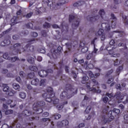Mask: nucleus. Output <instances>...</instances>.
<instances>
[{
    "label": "nucleus",
    "instance_id": "64",
    "mask_svg": "<svg viewBox=\"0 0 128 128\" xmlns=\"http://www.w3.org/2000/svg\"><path fill=\"white\" fill-rule=\"evenodd\" d=\"M88 68H94V64L92 63H90L88 65Z\"/></svg>",
    "mask_w": 128,
    "mask_h": 128
},
{
    "label": "nucleus",
    "instance_id": "36",
    "mask_svg": "<svg viewBox=\"0 0 128 128\" xmlns=\"http://www.w3.org/2000/svg\"><path fill=\"white\" fill-rule=\"evenodd\" d=\"M26 28H31L32 29V28H34V24L32 22H29L26 25Z\"/></svg>",
    "mask_w": 128,
    "mask_h": 128
},
{
    "label": "nucleus",
    "instance_id": "61",
    "mask_svg": "<svg viewBox=\"0 0 128 128\" xmlns=\"http://www.w3.org/2000/svg\"><path fill=\"white\" fill-rule=\"evenodd\" d=\"M20 76L21 78H24L26 74H24V72H20Z\"/></svg>",
    "mask_w": 128,
    "mask_h": 128
},
{
    "label": "nucleus",
    "instance_id": "46",
    "mask_svg": "<svg viewBox=\"0 0 128 128\" xmlns=\"http://www.w3.org/2000/svg\"><path fill=\"white\" fill-rule=\"evenodd\" d=\"M84 128V123H81L78 126H76L74 128Z\"/></svg>",
    "mask_w": 128,
    "mask_h": 128
},
{
    "label": "nucleus",
    "instance_id": "9",
    "mask_svg": "<svg viewBox=\"0 0 128 128\" xmlns=\"http://www.w3.org/2000/svg\"><path fill=\"white\" fill-rule=\"evenodd\" d=\"M34 47L33 46H30V44H24L22 52H34Z\"/></svg>",
    "mask_w": 128,
    "mask_h": 128
},
{
    "label": "nucleus",
    "instance_id": "38",
    "mask_svg": "<svg viewBox=\"0 0 128 128\" xmlns=\"http://www.w3.org/2000/svg\"><path fill=\"white\" fill-rule=\"evenodd\" d=\"M86 46V42L84 41H81L80 44V48H84Z\"/></svg>",
    "mask_w": 128,
    "mask_h": 128
},
{
    "label": "nucleus",
    "instance_id": "41",
    "mask_svg": "<svg viewBox=\"0 0 128 128\" xmlns=\"http://www.w3.org/2000/svg\"><path fill=\"white\" fill-rule=\"evenodd\" d=\"M57 126L58 128H64V125L62 124V122H57Z\"/></svg>",
    "mask_w": 128,
    "mask_h": 128
},
{
    "label": "nucleus",
    "instance_id": "2",
    "mask_svg": "<svg viewBox=\"0 0 128 128\" xmlns=\"http://www.w3.org/2000/svg\"><path fill=\"white\" fill-rule=\"evenodd\" d=\"M24 48V44L17 43L14 45V50L12 52L11 56H16L18 54V53L21 54L22 52V50Z\"/></svg>",
    "mask_w": 128,
    "mask_h": 128
},
{
    "label": "nucleus",
    "instance_id": "26",
    "mask_svg": "<svg viewBox=\"0 0 128 128\" xmlns=\"http://www.w3.org/2000/svg\"><path fill=\"white\" fill-rule=\"evenodd\" d=\"M107 116H108V117L110 116L108 120V123L110 124V122L114 120V116H112V113H107Z\"/></svg>",
    "mask_w": 128,
    "mask_h": 128
},
{
    "label": "nucleus",
    "instance_id": "57",
    "mask_svg": "<svg viewBox=\"0 0 128 128\" xmlns=\"http://www.w3.org/2000/svg\"><path fill=\"white\" fill-rule=\"evenodd\" d=\"M22 34L24 36H28V31L27 30H24L22 31Z\"/></svg>",
    "mask_w": 128,
    "mask_h": 128
},
{
    "label": "nucleus",
    "instance_id": "33",
    "mask_svg": "<svg viewBox=\"0 0 128 128\" xmlns=\"http://www.w3.org/2000/svg\"><path fill=\"white\" fill-rule=\"evenodd\" d=\"M54 120H60L62 118V116L58 114H56L52 116Z\"/></svg>",
    "mask_w": 128,
    "mask_h": 128
},
{
    "label": "nucleus",
    "instance_id": "7",
    "mask_svg": "<svg viewBox=\"0 0 128 128\" xmlns=\"http://www.w3.org/2000/svg\"><path fill=\"white\" fill-rule=\"evenodd\" d=\"M114 96L116 98V100H118V104H120L124 98H128V94H125L124 96V94H120V92H118L115 94Z\"/></svg>",
    "mask_w": 128,
    "mask_h": 128
},
{
    "label": "nucleus",
    "instance_id": "34",
    "mask_svg": "<svg viewBox=\"0 0 128 128\" xmlns=\"http://www.w3.org/2000/svg\"><path fill=\"white\" fill-rule=\"evenodd\" d=\"M28 78H34V72H32L31 73H30L29 74H28Z\"/></svg>",
    "mask_w": 128,
    "mask_h": 128
},
{
    "label": "nucleus",
    "instance_id": "1",
    "mask_svg": "<svg viewBox=\"0 0 128 128\" xmlns=\"http://www.w3.org/2000/svg\"><path fill=\"white\" fill-rule=\"evenodd\" d=\"M78 92V88H69L66 92H64L60 94V98L61 100H66V98H70Z\"/></svg>",
    "mask_w": 128,
    "mask_h": 128
},
{
    "label": "nucleus",
    "instance_id": "19",
    "mask_svg": "<svg viewBox=\"0 0 128 128\" xmlns=\"http://www.w3.org/2000/svg\"><path fill=\"white\" fill-rule=\"evenodd\" d=\"M98 18H100V16H96L94 17L88 16L87 18L88 20H90V22H96V20H98Z\"/></svg>",
    "mask_w": 128,
    "mask_h": 128
},
{
    "label": "nucleus",
    "instance_id": "6",
    "mask_svg": "<svg viewBox=\"0 0 128 128\" xmlns=\"http://www.w3.org/2000/svg\"><path fill=\"white\" fill-rule=\"evenodd\" d=\"M66 46L68 48V50L64 52L66 56H68V54H70L72 52H74V46H72V44L70 42H67L66 44Z\"/></svg>",
    "mask_w": 128,
    "mask_h": 128
},
{
    "label": "nucleus",
    "instance_id": "17",
    "mask_svg": "<svg viewBox=\"0 0 128 128\" xmlns=\"http://www.w3.org/2000/svg\"><path fill=\"white\" fill-rule=\"evenodd\" d=\"M38 74L41 78H45V76H48V72H46V70H42L38 72Z\"/></svg>",
    "mask_w": 128,
    "mask_h": 128
},
{
    "label": "nucleus",
    "instance_id": "43",
    "mask_svg": "<svg viewBox=\"0 0 128 128\" xmlns=\"http://www.w3.org/2000/svg\"><path fill=\"white\" fill-rule=\"evenodd\" d=\"M120 109L114 108L113 110H110V112H120Z\"/></svg>",
    "mask_w": 128,
    "mask_h": 128
},
{
    "label": "nucleus",
    "instance_id": "5",
    "mask_svg": "<svg viewBox=\"0 0 128 128\" xmlns=\"http://www.w3.org/2000/svg\"><path fill=\"white\" fill-rule=\"evenodd\" d=\"M98 84V82L96 79H93L92 80L89 81V82H86V86L88 90L90 92H96V88H91L90 86H96Z\"/></svg>",
    "mask_w": 128,
    "mask_h": 128
},
{
    "label": "nucleus",
    "instance_id": "31",
    "mask_svg": "<svg viewBox=\"0 0 128 128\" xmlns=\"http://www.w3.org/2000/svg\"><path fill=\"white\" fill-rule=\"evenodd\" d=\"M104 34V30L100 29L96 33V36H102Z\"/></svg>",
    "mask_w": 128,
    "mask_h": 128
},
{
    "label": "nucleus",
    "instance_id": "30",
    "mask_svg": "<svg viewBox=\"0 0 128 128\" xmlns=\"http://www.w3.org/2000/svg\"><path fill=\"white\" fill-rule=\"evenodd\" d=\"M30 70H32L33 72H36L38 70V68L36 66H31L29 67Z\"/></svg>",
    "mask_w": 128,
    "mask_h": 128
},
{
    "label": "nucleus",
    "instance_id": "35",
    "mask_svg": "<svg viewBox=\"0 0 128 128\" xmlns=\"http://www.w3.org/2000/svg\"><path fill=\"white\" fill-rule=\"evenodd\" d=\"M28 62L29 64H34V59L32 57L28 58Z\"/></svg>",
    "mask_w": 128,
    "mask_h": 128
},
{
    "label": "nucleus",
    "instance_id": "11",
    "mask_svg": "<svg viewBox=\"0 0 128 128\" xmlns=\"http://www.w3.org/2000/svg\"><path fill=\"white\" fill-rule=\"evenodd\" d=\"M101 26L105 30H110V23H102Z\"/></svg>",
    "mask_w": 128,
    "mask_h": 128
},
{
    "label": "nucleus",
    "instance_id": "3",
    "mask_svg": "<svg viewBox=\"0 0 128 128\" xmlns=\"http://www.w3.org/2000/svg\"><path fill=\"white\" fill-rule=\"evenodd\" d=\"M47 93L43 94L42 96L44 98H46V102H52V98L54 96V90L52 88H49L47 90Z\"/></svg>",
    "mask_w": 128,
    "mask_h": 128
},
{
    "label": "nucleus",
    "instance_id": "32",
    "mask_svg": "<svg viewBox=\"0 0 128 128\" xmlns=\"http://www.w3.org/2000/svg\"><path fill=\"white\" fill-rule=\"evenodd\" d=\"M88 46H86L84 47H82L81 50L82 52H83L84 54V52H88Z\"/></svg>",
    "mask_w": 128,
    "mask_h": 128
},
{
    "label": "nucleus",
    "instance_id": "45",
    "mask_svg": "<svg viewBox=\"0 0 128 128\" xmlns=\"http://www.w3.org/2000/svg\"><path fill=\"white\" fill-rule=\"evenodd\" d=\"M7 94H8V96H12L14 94H16V92L14 91H10V90H9L8 92H7Z\"/></svg>",
    "mask_w": 128,
    "mask_h": 128
},
{
    "label": "nucleus",
    "instance_id": "62",
    "mask_svg": "<svg viewBox=\"0 0 128 128\" xmlns=\"http://www.w3.org/2000/svg\"><path fill=\"white\" fill-rule=\"evenodd\" d=\"M32 16V12H30V13L26 15V18H30Z\"/></svg>",
    "mask_w": 128,
    "mask_h": 128
},
{
    "label": "nucleus",
    "instance_id": "39",
    "mask_svg": "<svg viewBox=\"0 0 128 128\" xmlns=\"http://www.w3.org/2000/svg\"><path fill=\"white\" fill-rule=\"evenodd\" d=\"M87 104H88V102L86 100H84L83 101H82L80 106L82 107H84V106H86Z\"/></svg>",
    "mask_w": 128,
    "mask_h": 128
},
{
    "label": "nucleus",
    "instance_id": "55",
    "mask_svg": "<svg viewBox=\"0 0 128 128\" xmlns=\"http://www.w3.org/2000/svg\"><path fill=\"white\" fill-rule=\"evenodd\" d=\"M74 18V16L72 15H70L69 16V22H72V20Z\"/></svg>",
    "mask_w": 128,
    "mask_h": 128
},
{
    "label": "nucleus",
    "instance_id": "14",
    "mask_svg": "<svg viewBox=\"0 0 128 128\" xmlns=\"http://www.w3.org/2000/svg\"><path fill=\"white\" fill-rule=\"evenodd\" d=\"M12 112L13 111L12 110H8V106L6 104H4L2 110L0 111V112Z\"/></svg>",
    "mask_w": 128,
    "mask_h": 128
},
{
    "label": "nucleus",
    "instance_id": "12",
    "mask_svg": "<svg viewBox=\"0 0 128 128\" xmlns=\"http://www.w3.org/2000/svg\"><path fill=\"white\" fill-rule=\"evenodd\" d=\"M62 24H61L60 26H58L56 25V24H54L52 25V28H61L62 30H68V28L66 26H64Z\"/></svg>",
    "mask_w": 128,
    "mask_h": 128
},
{
    "label": "nucleus",
    "instance_id": "28",
    "mask_svg": "<svg viewBox=\"0 0 128 128\" xmlns=\"http://www.w3.org/2000/svg\"><path fill=\"white\" fill-rule=\"evenodd\" d=\"M86 80H88V76H84L82 77V84H86Z\"/></svg>",
    "mask_w": 128,
    "mask_h": 128
},
{
    "label": "nucleus",
    "instance_id": "49",
    "mask_svg": "<svg viewBox=\"0 0 128 128\" xmlns=\"http://www.w3.org/2000/svg\"><path fill=\"white\" fill-rule=\"evenodd\" d=\"M31 36H33V38H36V36H38V33H36V32H32L31 33Z\"/></svg>",
    "mask_w": 128,
    "mask_h": 128
},
{
    "label": "nucleus",
    "instance_id": "60",
    "mask_svg": "<svg viewBox=\"0 0 128 128\" xmlns=\"http://www.w3.org/2000/svg\"><path fill=\"white\" fill-rule=\"evenodd\" d=\"M64 108L63 105H58L57 106V109H58L59 110H62Z\"/></svg>",
    "mask_w": 128,
    "mask_h": 128
},
{
    "label": "nucleus",
    "instance_id": "56",
    "mask_svg": "<svg viewBox=\"0 0 128 128\" xmlns=\"http://www.w3.org/2000/svg\"><path fill=\"white\" fill-rule=\"evenodd\" d=\"M60 100L58 98H56L53 100V104H58Z\"/></svg>",
    "mask_w": 128,
    "mask_h": 128
},
{
    "label": "nucleus",
    "instance_id": "10",
    "mask_svg": "<svg viewBox=\"0 0 128 128\" xmlns=\"http://www.w3.org/2000/svg\"><path fill=\"white\" fill-rule=\"evenodd\" d=\"M48 56L50 58H56V50L55 48H52L51 50V52L48 54Z\"/></svg>",
    "mask_w": 128,
    "mask_h": 128
},
{
    "label": "nucleus",
    "instance_id": "58",
    "mask_svg": "<svg viewBox=\"0 0 128 128\" xmlns=\"http://www.w3.org/2000/svg\"><path fill=\"white\" fill-rule=\"evenodd\" d=\"M42 36H48V34L46 33V30H42Z\"/></svg>",
    "mask_w": 128,
    "mask_h": 128
},
{
    "label": "nucleus",
    "instance_id": "20",
    "mask_svg": "<svg viewBox=\"0 0 128 128\" xmlns=\"http://www.w3.org/2000/svg\"><path fill=\"white\" fill-rule=\"evenodd\" d=\"M40 84V80L38 78H35L31 82V84L33 86H38Z\"/></svg>",
    "mask_w": 128,
    "mask_h": 128
},
{
    "label": "nucleus",
    "instance_id": "48",
    "mask_svg": "<svg viewBox=\"0 0 128 128\" xmlns=\"http://www.w3.org/2000/svg\"><path fill=\"white\" fill-rule=\"evenodd\" d=\"M82 2H76L74 4V6H82Z\"/></svg>",
    "mask_w": 128,
    "mask_h": 128
},
{
    "label": "nucleus",
    "instance_id": "4",
    "mask_svg": "<svg viewBox=\"0 0 128 128\" xmlns=\"http://www.w3.org/2000/svg\"><path fill=\"white\" fill-rule=\"evenodd\" d=\"M46 105V102L44 101H40L38 102H35L33 104V110L35 112H42L44 110L42 108H40V106H44Z\"/></svg>",
    "mask_w": 128,
    "mask_h": 128
},
{
    "label": "nucleus",
    "instance_id": "51",
    "mask_svg": "<svg viewBox=\"0 0 128 128\" xmlns=\"http://www.w3.org/2000/svg\"><path fill=\"white\" fill-rule=\"evenodd\" d=\"M96 52H98V49H96V46H94V50L92 52V54L94 56H96Z\"/></svg>",
    "mask_w": 128,
    "mask_h": 128
},
{
    "label": "nucleus",
    "instance_id": "50",
    "mask_svg": "<svg viewBox=\"0 0 128 128\" xmlns=\"http://www.w3.org/2000/svg\"><path fill=\"white\" fill-rule=\"evenodd\" d=\"M92 56H94V55L92 54V53L89 54L87 56H86V58L87 60H90V58H92Z\"/></svg>",
    "mask_w": 128,
    "mask_h": 128
},
{
    "label": "nucleus",
    "instance_id": "44",
    "mask_svg": "<svg viewBox=\"0 0 128 128\" xmlns=\"http://www.w3.org/2000/svg\"><path fill=\"white\" fill-rule=\"evenodd\" d=\"M114 32H118V36H122L124 34V32L122 31L116 30L114 31Z\"/></svg>",
    "mask_w": 128,
    "mask_h": 128
},
{
    "label": "nucleus",
    "instance_id": "59",
    "mask_svg": "<svg viewBox=\"0 0 128 128\" xmlns=\"http://www.w3.org/2000/svg\"><path fill=\"white\" fill-rule=\"evenodd\" d=\"M120 54L116 53V54H113L112 56V58H120Z\"/></svg>",
    "mask_w": 128,
    "mask_h": 128
},
{
    "label": "nucleus",
    "instance_id": "40",
    "mask_svg": "<svg viewBox=\"0 0 128 128\" xmlns=\"http://www.w3.org/2000/svg\"><path fill=\"white\" fill-rule=\"evenodd\" d=\"M102 122L104 124H106V122H108V118H103L102 119Z\"/></svg>",
    "mask_w": 128,
    "mask_h": 128
},
{
    "label": "nucleus",
    "instance_id": "18",
    "mask_svg": "<svg viewBox=\"0 0 128 128\" xmlns=\"http://www.w3.org/2000/svg\"><path fill=\"white\" fill-rule=\"evenodd\" d=\"M10 44V38H6L4 42H2L1 43V46H4Z\"/></svg>",
    "mask_w": 128,
    "mask_h": 128
},
{
    "label": "nucleus",
    "instance_id": "24",
    "mask_svg": "<svg viewBox=\"0 0 128 128\" xmlns=\"http://www.w3.org/2000/svg\"><path fill=\"white\" fill-rule=\"evenodd\" d=\"M12 86L13 88L16 90H20V86L18 84L14 83Z\"/></svg>",
    "mask_w": 128,
    "mask_h": 128
},
{
    "label": "nucleus",
    "instance_id": "52",
    "mask_svg": "<svg viewBox=\"0 0 128 128\" xmlns=\"http://www.w3.org/2000/svg\"><path fill=\"white\" fill-rule=\"evenodd\" d=\"M103 102H104V104H106V102H108V98L107 96H105L103 98Z\"/></svg>",
    "mask_w": 128,
    "mask_h": 128
},
{
    "label": "nucleus",
    "instance_id": "25",
    "mask_svg": "<svg viewBox=\"0 0 128 128\" xmlns=\"http://www.w3.org/2000/svg\"><path fill=\"white\" fill-rule=\"evenodd\" d=\"M92 114H90L86 112L85 114V118L86 119V120H90V118H92Z\"/></svg>",
    "mask_w": 128,
    "mask_h": 128
},
{
    "label": "nucleus",
    "instance_id": "53",
    "mask_svg": "<svg viewBox=\"0 0 128 128\" xmlns=\"http://www.w3.org/2000/svg\"><path fill=\"white\" fill-rule=\"evenodd\" d=\"M116 88L117 90H122V86H120V84H117L116 85Z\"/></svg>",
    "mask_w": 128,
    "mask_h": 128
},
{
    "label": "nucleus",
    "instance_id": "42",
    "mask_svg": "<svg viewBox=\"0 0 128 128\" xmlns=\"http://www.w3.org/2000/svg\"><path fill=\"white\" fill-rule=\"evenodd\" d=\"M50 24L48 22H45L44 24V27L45 28H50Z\"/></svg>",
    "mask_w": 128,
    "mask_h": 128
},
{
    "label": "nucleus",
    "instance_id": "22",
    "mask_svg": "<svg viewBox=\"0 0 128 128\" xmlns=\"http://www.w3.org/2000/svg\"><path fill=\"white\" fill-rule=\"evenodd\" d=\"M78 24H80V20H76L72 23V28L76 29V28H78Z\"/></svg>",
    "mask_w": 128,
    "mask_h": 128
},
{
    "label": "nucleus",
    "instance_id": "13",
    "mask_svg": "<svg viewBox=\"0 0 128 128\" xmlns=\"http://www.w3.org/2000/svg\"><path fill=\"white\" fill-rule=\"evenodd\" d=\"M11 22L12 24H18L20 22V18H18V16H14L11 19Z\"/></svg>",
    "mask_w": 128,
    "mask_h": 128
},
{
    "label": "nucleus",
    "instance_id": "15",
    "mask_svg": "<svg viewBox=\"0 0 128 128\" xmlns=\"http://www.w3.org/2000/svg\"><path fill=\"white\" fill-rule=\"evenodd\" d=\"M12 112L13 111L12 110H8V106L6 104H4L2 110L0 111V112Z\"/></svg>",
    "mask_w": 128,
    "mask_h": 128
},
{
    "label": "nucleus",
    "instance_id": "8",
    "mask_svg": "<svg viewBox=\"0 0 128 128\" xmlns=\"http://www.w3.org/2000/svg\"><path fill=\"white\" fill-rule=\"evenodd\" d=\"M3 58H5V60H8L11 62H14L16 60H18V57L14 56V58H10L8 56V53H5L3 54Z\"/></svg>",
    "mask_w": 128,
    "mask_h": 128
},
{
    "label": "nucleus",
    "instance_id": "29",
    "mask_svg": "<svg viewBox=\"0 0 128 128\" xmlns=\"http://www.w3.org/2000/svg\"><path fill=\"white\" fill-rule=\"evenodd\" d=\"M62 124L64 128H66V126H68V120H62Z\"/></svg>",
    "mask_w": 128,
    "mask_h": 128
},
{
    "label": "nucleus",
    "instance_id": "63",
    "mask_svg": "<svg viewBox=\"0 0 128 128\" xmlns=\"http://www.w3.org/2000/svg\"><path fill=\"white\" fill-rule=\"evenodd\" d=\"M116 22H112V28H116Z\"/></svg>",
    "mask_w": 128,
    "mask_h": 128
},
{
    "label": "nucleus",
    "instance_id": "27",
    "mask_svg": "<svg viewBox=\"0 0 128 128\" xmlns=\"http://www.w3.org/2000/svg\"><path fill=\"white\" fill-rule=\"evenodd\" d=\"M19 96L20 98H22V100H24L26 98V94L24 92H20Z\"/></svg>",
    "mask_w": 128,
    "mask_h": 128
},
{
    "label": "nucleus",
    "instance_id": "23",
    "mask_svg": "<svg viewBox=\"0 0 128 128\" xmlns=\"http://www.w3.org/2000/svg\"><path fill=\"white\" fill-rule=\"evenodd\" d=\"M2 88L5 92H8L10 90V87L6 84H3Z\"/></svg>",
    "mask_w": 128,
    "mask_h": 128
},
{
    "label": "nucleus",
    "instance_id": "37",
    "mask_svg": "<svg viewBox=\"0 0 128 128\" xmlns=\"http://www.w3.org/2000/svg\"><path fill=\"white\" fill-rule=\"evenodd\" d=\"M99 12L101 18H104V15L105 14L104 10L102 9L100 10Z\"/></svg>",
    "mask_w": 128,
    "mask_h": 128
},
{
    "label": "nucleus",
    "instance_id": "54",
    "mask_svg": "<svg viewBox=\"0 0 128 128\" xmlns=\"http://www.w3.org/2000/svg\"><path fill=\"white\" fill-rule=\"evenodd\" d=\"M90 110H92V107L90 106H88L85 110V112H90Z\"/></svg>",
    "mask_w": 128,
    "mask_h": 128
},
{
    "label": "nucleus",
    "instance_id": "21",
    "mask_svg": "<svg viewBox=\"0 0 128 128\" xmlns=\"http://www.w3.org/2000/svg\"><path fill=\"white\" fill-rule=\"evenodd\" d=\"M50 120L48 118H44L42 120V122L44 126H48Z\"/></svg>",
    "mask_w": 128,
    "mask_h": 128
},
{
    "label": "nucleus",
    "instance_id": "47",
    "mask_svg": "<svg viewBox=\"0 0 128 128\" xmlns=\"http://www.w3.org/2000/svg\"><path fill=\"white\" fill-rule=\"evenodd\" d=\"M66 4V0H60L59 3H57V6H60V4Z\"/></svg>",
    "mask_w": 128,
    "mask_h": 128
},
{
    "label": "nucleus",
    "instance_id": "16",
    "mask_svg": "<svg viewBox=\"0 0 128 128\" xmlns=\"http://www.w3.org/2000/svg\"><path fill=\"white\" fill-rule=\"evenodd\" d=\"M45 2L48 4V6H56V2L54 0H46Z\"/></svg>",
    "mask_w": 128,
    "mask_h": 128
}]
</instances>
